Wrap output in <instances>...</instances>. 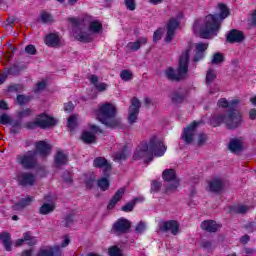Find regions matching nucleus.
<instances>
[{
  "instance_id": "44",
  "label": "nucleus",
  "mask_w": 256,
  "mask_h": 256,
  "mask_svg": "<svg viewBox=\"0 0 256 256\" xmlns=\"http://www.w3.org/2000/svg\"><path fill=\"white\" fill-rule=\"evenodd\" d=\"M217 79V75H215V72L213 70H208L206 73V85H211Z\"/></svg>"
},
{
  "instance_id": "64",
  "label": "nucleus",
  "mask_w": 256,
  "mask_h": 256,
  "mask_svg": "<svg viewBox=\"0 0 256 256\" xmlns=\"http://www.w3.org/2000/svg\"><path fill=\"white\" fill-rule=\"evenodd\" d=\"M10 125L11 127H21V118H19L18 120H10Z\"/></svg>"
},
{
  "instance_id": "14",
  "label": "nucleus",
  "mask_w": 256,
  "mask_h": 256,
  "mask_svg": "<svg viewBox=\"0 0 256 256\" xmlns=\"http://www.w3.org/2000/svg\"><path fill=\"white\" fill-rule=\"evenodd\" d=\"M45 202L39 208L40 215H49V213H53L55 211V198L52 196H46Z\"/></svg>"
},
{
  "instance_id": "51",
  "label": "nucleus",
  "mask_w": 256,
  "mask_h": 256,
  "mask_svg": "<svg viewBox=\"0 0 256 256\" xmlns=\"http://www.w3.org/2000/svg\"><path fill=\"white\" fill-rule=\"evenodd\" d=\"M195 47H196V51L200 53H205V51L209 48V44L199 42V43H196Z\"/></svg>"
},
{
  "instance_id": "6",
  "label": "nucleus",
  "mask_w": 256,
  "mask_h": 256,
  "mask_svg": "<svg viewBox=\"0 0 256 256\" xmlns=\"http://www.w3.org/2000/svg\"><path fill=\"white\" fill-rule=\"evenodd\" d=\"M69 243H71V239L69 236L64 235L60 244L55 246H43L40 248L37 256H63V251L61 249L69 247Z\"/></svg>"
},
{
  "instance_id": "1",
  "label": "nucleus",
  "mask_w": 256,
  "mask_h": 256,
  "mask_svg": "<svg viewBox=\"0 0 256 256\" xmlns=\"http://www.w3.org/2000/svg\"><path fill=\"white\" fill-rule=\"evenodd\" d=\"M218 7L220 9L219 14L206 16L204 25L200 28L201 39H211L212 35H217L221 29V21L227 19V16L231 14L227 5L220 3Z\"/></svg>"
},
{
  "instance_id": "11",
  "label": "nucleus",
  "mask_w": 256,
  "mask_h": 256,
  "mask_svg": "<svg viewBox=\"0 0 256 256\" xmlns=\"http://www.w3.org/2000/svg\"><path fill=\"white\" fill-rule=\"evenodd\" d=\"M140 109H141V101H139V98L133 97L131 99V105L128 109L129 111L128 123H130V125H133V123H137Z\"/></svg>"
},
{
  "instance_id": "63",
  "label": "nucleus",
  "mask_w": 256,
  "mask_h": 256,
  "mask_svg": "<svg viewBox=\"0 0 256 256\" xmlns=\"http://www.w3.org/2000/svg\"><path fill=\"white\" fill-rule=\"evenodd\" d=\"M118 203H119V202H118L116 199L111 198L110 201H109V203H108L107 210H108V211H111V210L115 209V206H116Z\"/></svg>"
},
{
  "instance_id": "22",
  "label": "nucleus",
  "mask_w": 256,
  "mask_h": 256,
  "mask_svg": "<svg viewBox=\"0 0 256 256\" xmlns=\"http://www.w3.org/2000/svg\"><path fill=\"white\" fill-rule=\"evenodd\" d=\"M25 243H27V245H36L37 238L33 237L31 233L26 232L23 234V238L15 241V247H21V245Z\"/></svg>"
},
{
  "instance_id": "31",
  "label": "nucleus",
  "mask_w": 256,
  "mask_h": 256,
  "mask_svg": "<svg viewBox=\"0 0 256 256\" xmlns=\"http://www.w3.org/2000/svg\"><path fill=\"white\" fill-rule=\"evenodd\" d=\"M38 21L40 23H43L44 25H47V23H53L55 21V18L52 16L51 13L47 11L40 12Z\"/></svg>"
},
{
  "instance_id": "18",
  "label": "nucleus",
  "mask_w": 256,
  "mask_h": 256,
  "mask_svg": "<svg viewBox=\"0 0 256 256\" xmlns=\"http://www.w3.org/2000/svg\"><path fill=\"white\" fill-rule=\"evenodd\" d=\"M73 37L80 43H92L93 36L81 29H73Z\"/></svg>"
},
{
  "instance_id": "21",
  "label": "nucleus",
  "mask_w": 256,
  "mask_h": 256,
  "mask_svg": "<svg viewBox=\"0 0 256 256\" xmlns=\"http://www.w3.org/2000/svg\"><path fill=\"white\" fill-rule=\"evenodd\" d=\"M223 187H225V180L221 178H215L208 182V190L212 191L213 193L221 191Z\"/></svg>"
},
{
  "instance_id": "56",
  "label": "nucleus",
  "mask_w": 256,
  "mask_h": 256,
  "mask_svg": "<svg viewBox=\"0 0 256 256\" xmlns=\"http://www.w3.org/2000/svg\"><path fill=\"white\" fill-rule=\"evenodd\" d=\"M147 229V224L145 222H139L136 227L135 231L136 233H144V231Z\"/></svg>"
},
{
  "instance_id": "15",
  "label": "nucleus",
  "mask_w": 256,
  "mask_h": 256,
  "mask_svg": "<svg viewBox=\"0 0 256 256\" xmlns=\"http://www.w3.org/2000/svg\"><path fill=\"white\" fill-rule=\"evenodd\" d=\"M227 43H243L245 41V33L238 29H232L228 32L226 36Z\"/></svg>"
},
{
  "instance_id": "50",
  "label": "nucleus",
  "mask_w": 256,
  "mask_h": 256,
  "mask_svg": "<svg viewBox=\"0 0 256 256\" xmlns=\"http://www.w3.org/2000/svg\"><path fill=\"white\" fill-rule=\"evenodd\" d=\"M37 127H39V123L37 119L35 121L26 122L24 124V128L29 129L31 131H33L34 129H37Z\"/></svg>"
},
{
  "instance_id": "36",
  "label": "nucleus",
  "mask_w": 256,
  "mask_h": 256,
  "mask_svg": "<svg viewBox=\"0 0 256 256\" xmlns=\"http://www.w3.org/2000/svg\"><path fill=\"white\" fill-rule=\"evenodd\" d=\"M31 101V96H27L25 94H18L16 96V103L20 105V107H23L24 105H27Z\"/></svg>"
},
{
  "instance_id": "58",
  "label": "nucleus",
  "mask_w": 256,
  "mask_h": 256,
  "mask_svg": "<svg viewBox=\"0 0 256 256\" xmlns=\"http://www.w3.org/2000/svg\"><path fill=\"white\" fill-rule=\"evenodd\" d=\"M8 123H11V118L7 114H2L0 116V124L1 125H8Z\"/></svg>"
},
{
  "instance_id": "8",
  "label": "nucleus",
  "mask_w": 256,
  "mask_h": 256,
  "mask_svg": "<svg viewBox=\"0 0 256 256\" xmlns=\"http://www.w3.org/2000/svg\"><path fill=\"white\" fill-rule=\"evenodd\" d=\"M134 161H153V152L149 149V143L140 142L133 154Z\"/></svg>"
},
{
  "instance_id": "2",
  "label": "nucleus",
  "mask_w": 256,
  "mask_h": 256,
  "mask_svg": "<svg viewBox=\"0 0 256 256\" xmlns=\"http://www.w3.org/2000/svg\"><path fill=\"white\" fill-rule=\"evenodd\" d=\"M192 49L193 45L189 43L185 51L182 52L179 57L177 69L175 70V68L170 66L164 71V75L168 81H174L175 83H179L187 79Z\"/></svg>"
},
{
  "instance_id": "25",
  "label": "nucleus",
  "mask_w": 256,
  "mask_h": 256,
  "mask_svg": "<svg viewBox=\"0 0 256 256\" xmlns=\"http://www.w3.org/2000/svg\"><path fill=\"white\" fill-rule=\"evenodd\" d=\"M228 149L231 153H241L243 151V142L238 138H234L230 140Z\"/></svg>"
},
{
  "instance_id": "54",
  "label": "nucleus",
  "mask_w": 256,
  "mask_h": 256,
  "mask_svg": "<svg viewBox=\"0 0 256 256\" xmlns=\"http://www.w3.org/2000/svg\"><path fill=\"white\" fill-rule=\"evenodd\" d=\"M163 36V29L158 28L153 34V41L157 43V41H161V37Z\"/></svg>"
},
{
  "instance_id": "59",
  "label": "nucleus",
  "mask_w": 256,
  "mask_h": 256,
  "mask_svg": "<svg viewBox=\"0 0 256 256\" xmlns=\"http://www.w3.org/2000/svg\"><path fill=\"white\" fill-rule=\"evenodd\" d=\"M207 141V134H199L198 135V145L201 147V145H205V142Z\"/></svg>"
},
{
  "instance_id": "39",
  "label": "nucleus",
  "mask_w": 256,
  "mask_h": 256,
  "mask_svg": "<svg viewBox=\"0 0 256 256\" xmlns=\"http://www.w3.org/2000/svg\"><path fill=\"white\" fill-rule=\"evenodd\" d=\"M20 91H23L22 84H10L6 88L7 93H19Z\"/></svg>"
},
{
  "instance_id": "16",
  "label": "nucleus",
  "mask_w": 256,
  "mask_h": 256,
  "mask_svg": "<svg viewBox=\"0 0 256 256\" xmlns=\"http://www.w3.org/2000/svg\"><path fill=\"white\" fill-rule=\"evenodd\" d=\"M131 229V222L125 218L118 219L112 227L114 233H127Z\"/></svg>"
},
{
  "instance_id": "35",
  "label": "nucleus",
  "mask_w": 256,
  "mask_h": 256,
  "mask_svg": "<svg viewBox=\"0 0 256 256\" xmlns=\"http://www.w3.org/2000/svg\"><path fill=\"white\" fill-rule=\"evenodd\" d=\"M94 167H99L103 173H107L111 169V163L107 161H95Z\"/></svg>"
},
{
  "instance_id": "29",
  "label": "nucleus",
  "mask_w": 256,
  "mask_h": 256,
  "mask_svg": "<svg viewBox=\"0 0 256 256\" xmlns=\"http://www.w3.org/2000/svg\"><path fill=\"white\" fill-rule=\"evenodd\" d=\"M19 67L17 65H14L12 68H9L7 73H1L0 74V85H3V83H5V81H7V77H9V75H17L19 74Z\"/></svg>"
},
{
  "instance_id": "33",
  "label": "nucleus",
  "mask_w": 256,
  "mask_h": 256,
  "mask_svg": "<svg viewBox=\"0 0 256 256\" xmlns=\"http://www.w3.org/2000/svg\"><path fill=\"white\" fill-rule=\"evenodd\" d=\"M247 211H249V207H247L246 205L235 204V205L230 207L229 213L243 214V213H247Z\"/></svg>"
},
{
  "instance_id": "49",
  "label": "nucleus",
  "mask_w": 256,
  "mask_h": 256,
  "mask_svg": "<svg viewBox=\"0 0 256 256\" xmlns=\"http://www.w3.org/2000/svg\"><path fill=\"white\" fill-rule=\"evenodd\" d=\"M217 107L220 109H229V101L227 98H220L217 102Z\"/></svg>"
},
{
  "instance_id": "27",
  "label": "nucleus",
  "mask_w": 256,
  "mask_h": 256,
  "mask_svg": "<svg viewBox=\"0 0 256 256\" xmlns=\"http://www.w3.org/2000/svg\"><path fill=\"white\" fill-rule=\"evenodd\" d=\"M141 45H147L146 37L139 38L135 42H129L126 47L129 51H139L141 49Z\"/></svg>"
},
{
  "instance_id": "26",
  "label": "nucleus",
  "mask_w": 256,
  "mask_h": 256,
  "mask_svg": "<svg viewBox=\"0 0 256 256\" xmlns=\"http://www.w3.org/2000/svg\"><path fill=\"white\" fill-rule=\"evenodd\" d=\"M131 157V152H129V146L124 145L120 152H117L114 156V161H127Z\"/></svg>"
},
{
  "instance_id": "62",
  "label": "nucleus",
  "mask_w": 256,
  "mask_h": 256,
  "mask_svg": "<svg viewBox=\"0 0 256 256\" xmlns=\"http://www.w3.org/2000/svg\"><path fill=\"white\" fill-rule=\"evenodd\" d=\"M75 109V105H73V102L64 103V111L67 113H71Z\"/></svg>"
},
{
  "instance_id": "13",
  "label": "nucleus",
  "mask_w": 256,
  "mask_h": 256,
  "mask_svg": "<svg viewBox=\"0 0 256 256\" xmlns=\"http://www.w3.org/2000/svg\"><path fill=\"white\" fill-rule=\"evenodd\" d=\"M179 20L177 18H170L167 23V33L165 41L166 43H171L175 39V31L179 29Z\"/></svg>"
},
{
  "instance_id": "55",
  "label": "nucleus",
  "mask_w": 256,
  "mask_h": 256,
  "mask_svg": "<svg viewBox=\"0 0 256 256\" xmlns=\"http://www.w3.org/2000/svg\"><path fill=\"white\" fill-rule=\"evenodd\" d=\"M25 52L28 53V55H37V48H35V45L29 44L25 47Z\"/></svg>"
},
{
  "instance_id": "10",
  "label": "nucleus",
  "mask_w": 256,
  "mask_h": 256,
  "mask_svg": "<svg viewBox=\"0 0 256 256\" xmlns=\"http://www.w3.org/2000/svg\"><path fill=\"white\" fill-rule=\"evenodd\" d=\"M148 148L152 152L153 159L155 157H163L167 152V145L161 140H157V137H152L148 142Z\"/></svg>"
},
{
  "instance_id": "9",
  "label": "nucleus",
  "mask_w": 256,
  "mask_h": 256,
  "mask_svg": "<svg viewBox=\"0 0 256 256\" xmlns=\"http://www.w3.org/2000/svg\"><path fill=\"white\" fill-rule=\"evenodd\" d=\"M199 125H201V121L194 120L184 128L181 139L186 145H191V143H193V139H195V135H197V127H199Z\"/></svg>"
},
{
  "instance_id": "20",
  "label": "nucleus",
  "mask_w": 256,
  "mask_h": 256,
  "mask_svg": "<svg viewBox=\"0 0 256 256\" xmlns=\"http://www.w3.org/2000/svg\"><path fill=\"white\" fill-rule=\"evenodd\" d=\"M160 231H171L172 235L179 233V223L175 220L162 222L160 224Z\"/></svg>"
},
{
  "instance_id": "37",
  "label": "nucleus",
  "mask_w": 256,
  "mask_h": 256,
  "mask_svg": "<svg viewBox=\"0 0 256 256\" xmlns=\"http://www.w3.org/2000/svg\"><path fill=\"white\" fill-rule=\"evenodd\" d=\"M89 29L92 33H101V31H103V24L99 21H92Z\"/></svg>"
},
{
  "instance_id": "17",
  "label": "nucleus",
  "mask_w": 256,
  "mask_h": 256,
  "mask_svg": "<svg viewBox=\"0 0 256 256\" xmlns=\"http://www.w3.org/2000/svg\"><path fill=\"white\" fill-rule=\"evenodd\" d=\"M16 181L23 187L35 185V176L31 173H20L16 176Z\"/></svg>"
},
{
  "instance_id": "45",
  "label": "nucleus",
  "mask_w": 256,
  "mask_h": 256,
  "mask_svg": "<svg viewBox=\"0 0 256 256\" xmlns=\"http://www.w3.org/2000/svg\"><path fill=\"white\" fill-rule=\"evenodd\" d=\"M125 191H127V188H125V187L118 189L115 192V194L112 196V198H114L119 203V201H121V199H123V196L125 195Z\"/></svg>"
},
{
  "instance_id": "28",
  "label": "nucleus",
  "mask_w": 256,
  "mask_h": 256,
  "mask_svg": "<svg viewBox=\"0 0 256 256\" xmlns=\"http://www.w3.org/2000/svg\"><path fill=\"white\" fill-rule=\"evenodd\" d=\"M0 241L3 243L6 251H11V249H13L11 243V234L7 232L0 233Z\"/></svg>"
},
{
  "instance_id": "57",
  "label": "nucleus",
  "mask_w": 256,
  "mask_h": 256,
  "mask_svg": "<svg viewBox=\"0 0 256 256\" xmlns=\"http://www.w3.org/2000/svg\"><path fill=\"white\" fill-rule=\"evenodd\" d=\"M47 87L46 81H40L36 84V88L34 90L35 93H39V91H43Z\"/></svg>"
},
{
  "instance_id": "52",
  "label": "nucleus",
  "mask_w": 256,
  "mask_h": 256,
  "mask_svg": "<svg viewBox=\"0 0 256 256\" xmlns=\"http://www.w3.org/2000/svg\"><path fill=\"white\" fill-rule=\"evenodd\" d=\"M203 59H205V53L196 50L192 61H194V63H199V61H203Z\"/></svg>"
},
{
  "instance_id": "3",
  "label": "nucleus",
  "mask_w": 256,
  "mask_h": 256,
  "mask_svg": "<svg viewBox=\"0 0 256 256\" xmlns=\"http://www.w3.org/2000/svg\"><path fill=\"white\" fill-rule=\"evenodd\" d=\"M223 123L227 129H237L243 123V115L239 110L230 108L226 111V114H216L210 118L212 127H220Z\"/></svg>"
},
{
  "instance_id": "32",
  "label": "nucleus",
  "mask_w": 256,
  "mask_h": 256,
  "mask_svg": "<svg viewBox=\"0 0 256 256\" xmlns=\"http://www.w3.org/2000/svg\"><path fill=\"white\" fill-rule=\"evenodd\" d=\"M82 141L87 145H91V143H95V141H97V136L90 131H86L82 133Z\"/></svg>"
},
{
  "instance_id": "40",
  "label": "nucleus",
  "mask_w": 256,
  "mask_h": 256,
  "mask_svg": "<svg viewBox=\"0 0 256 256\" xmlns=\"http://www.w3.org/2000/svg\"><path fill=\"white\" fill-rule=\"evenodd\" d=\"M139 201H143V199L135 198L132 202H129L125 206H123L122 211H125L126 213L133 211L135 203H139Z\"/></svg>"
},
{
  "instance_id": "47",
  "label": "nucleus",
  "mask_w": 256,
  "mask_h": 256,
  "mask_svg": "<svg viewBox=\"0 0 256 256\" xmlns=\"http://www.w3.org/2000/svg\"><path fill=\"white\" fill-rule=\"evenodd\" d=\"M161 190V182L157 181V180H152L151 182V193H159V191Z\"/></svg>"
},
{
  "instance_id": "23",
  "label": "nucleus",
  "mask_w": 256,
  "mask_h": 256,
  "mask_svg": "<svg viewBox=\"0 0 256 256\" xmlns=\"http://www.w3.org/2000/svg\"><path fill=\"white\" fill-rule=\"evenodd\" d=\"M44 43L47 45V47H59L61 40L58 34L49 33L45 36Z\"/></svg>"
},
{
  "instance_id": "38",
  "label": "nucleus",
  "mask_w": 256,
  "mask_h": 256,
  "mask_svg": "<svg viewBox=\"0 0 256 256\" xmlns=\"http://www.w3.org/2000/svg\"><path fill=\"white\" fill-rule=\"evenodd\" d=\"M97 185L99 187V189L101 191H107V189H109L110 187V182H109V179L108 178H100L98 181H97Z\"/></svg>"
},
{
  "instance_id": "48",
  "label": "nucleus",
  "mask_w": 256,
  "mask_h": 256,
  "mask_svg": "<svg viewBox=\"0 0 256 256\" xmlns=\"http://www.w3.org/2000/svg\"><path fill=\"white\" fill-rule=\"evenodd\" d=\"M31 115H33V110L30 108H26L18 112V119H23L24 117H31Z\"/></svg>"
},
{
  "instance_id": "46",
  "label": "nucleus",
  "mask_w": 256,
  "mask_h": 256,
  "mask_svg": "<svg viewBox=\"0 0 256 256\" xmlns=\"http://www.w3.org/2000/svg\"><path fill=\"white\" fill-rule=\"evenodd\" d=\"M124 5L128 11H135L137 9L135 0H124Z\"/></svg>"
},
{
  "instance_id": "12",
  "label": "nucleus",
  "mask_w": 256,
  "mask_h": 256,
  "mask_svg": "<svg viewBox=\"0 0 256 256\" xmlns=\"http://www.w3.org/2000/svg\"><path fill=\"white\" fill-rule=\"evenodd\" d=\"M38 121V127L40 129H49L57 125V119L49 116L47 113H41L36 117Z\"/></svg>"
},
{
  "instance_id": "19",
  "label": "nucleus",
  "mask_w": 256,
  "mask_h": 256,
  "mask_svg": "<svg viewBox=\"0 0 256 256\" xmlns=\"http://www.w3.org/2000/svg\"><path fill=\"white\" fill-rule=\"evenodd\" d=\"M170 99L174 105H181L187 99V91L185 90H175L171 93Z\"/></svg>"
},
{
  "instance_id": "30",
  "label": "nucleus",
  "mask_w": 256,
  "mask_h": 256,
  "mask_svg": "<svg viewBox=\"0 0 256 256\" xmlns=\"http://www.w3.org/2000/svg\"><path fill=\"white\" fill-rule=\"evenodd\" d=\"M31 203H33V198L31 196H27L23 199H21L19 201V203H17L14 206L15 211H21V209H25V207H29V205H31Z\"/></svg>"
},
{
  "instance_id": "41",
  "label": "nucleus",
  "mask_w": 256,
  "mask_h": 256,
  "mask_svg": "<svg viewBox=\"0 0 256 256\" xmlns=\"http://www.w3.org/2000/svg\"><path fill=\"white\" fill-rule=\"evenodd\" d=\"M109 256H123V251L118 246H111L108 249Z\"/></svg>"
},
{
  "instance_id": "53",
  "label": "nucleus",
  "mask_w": 256,
  "mask_h": 256,
  "mask_svg": "<svg viewBox=\"0 0 256 256\" xmlns=\"http://www.w3.org/2000/svg\"><path fill=\"white\" fill-rule=\"evenodd\" d=\"M68 127L69 129H75V127H77V117H75V115L68 118Z\"/></svg>"
},
{
  "instance_id": "60",
  "label": "nucleus",
  "mask_w": 256,
  "mask_h": 256,
  "mask_svg": "<svg viewBox=\"0 0 256 256\" xmlns=\"http://www.w3.org/2000/svg\"><path fill=\"white\" fill-rule=\"evenodd\" d=\"M95 89H97V91H99L100 93H103V91H107V83L101 82L95 86Z\"/></svg>"
},
{
  "instance_id": "34",
  "label": "nucleus",
  "mask_w": 256,
  "mask_h": 256,
  "mask_svg": "<svg viewBox=\"0 0 256 256\" xmlns=\"http://www.w3.org/2000/svg\"><path fill=\"white\" fill-rule=\"evenodd\" d=\"M212 65H221V63H225V54L221 52H216L212 56L211 60Z\"/></svg>"
},
{
  "instance_id": "42",
  "label": "nucleus",
  "mask_w": 256,
  "mask_h": 256,
  "mask_svg": "<svg viewBox=\"0 0 256 256\" xmlns=\"http://www.w3.org/2000/svg\"><path fill=\"white\" fill-rule=\"evenodd\" d=\"M68 159H69V156L63 150H58L54 157V161H68Z\"/></svg>"
},
{
  "instance_id": "43",
  "label": "nucleus",
  "mask_w": 256,
  "mask_h": 256,
  "mask_svg": "<svg viewBox=\"0 0 256 256\" xmlns=\"http://www.w3.org/2000/svg\"><path fill=\"white\" fill-rule=\"evenodd\" d=\"M120 78L122 81H131V79H133V73L131 70H122L120 72Z\"/></svg>"
},
{
  "instance_id": "61",
  "label": "nucleus",
  "mask_w": 256,
  "mask_h": 256,
  "mask_svg": "<svg viewBox=\"0 0 256 256\" xmlns=\"http://www.w3.org/2000/svg\"><path fill=\"white\" fill-rule=\"evenodd\" d=\"M68 23H72V25H74L75 28L73 29H79V19L75 18V17H70L67 18Z\"/></svg>"
},
{
  "instance_id": "5",
  "label": "nucleus",
  "mask_w": 256,
  "mask_h": 256,
  "mask_svg": "<svg viewBox=\"0 0 256 256\" xmlns=\"http://www.w3.org/2000/svg\"><path fill=\"white\" fill-rule=\"evenodd\" d=\"M36 151H29L25 154L18 155L17 161H35L36 155H40V157H48L51 155V145L49 143L40 140L36 142Z\"/></svg>"
},
{
  "instance_id": "4",
  "label": "nucleus",
  "mask_w": 256,
  "mask_h": 256,
  "mask_svg": "<svg viewBox=\"0 0 256 256\" xmlns=\"http://www.w3.org/2000/svg\"><path fill=\"white\" fill-rule=\"evenodd\" d=\"M116 116L117 108H115V106L109 102L101 104L96 111V119H98L102 125H105L111 129L121 126V120L115 118Z\"/></svg>"
},
{
  "instance_id": "24",
  "label": "nucleus",
  "mask_w": 256,
  "mask_h": 256,
  "mask_svg": "<svg viewBox=\"0 0 256 256\" xmlns=\"http://www.w3.org/2000/svg\"><path fill=\"white\" fill-rule=\"evenodd\" d=\"M220 227L221 225L213 220H205L201 223V229L208 231L209 233H215Z\"/></svg>"
},
{
  "instance_id": "7",
  "label": "nucleus",
  "mask_w": 256,
  "mask_h": 256,
  "mask_svg": "<svg viewBox=\"0 0 256 256\" xmlns=\"http://www.w3.org/2000/svg\"><path fill=\"white\" fill-rule=\"evenodd\" d=\"M162 179L167 183H170L166 187V193L177 191L181 185V180L177 178V173L174 169H166L162 173Z\"/></svg>"
}]
</instances>
